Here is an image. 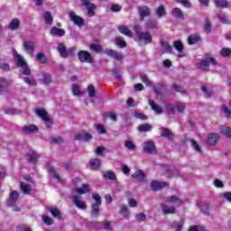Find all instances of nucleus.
Wrapping results in <instances>:
<instances>
[{
  "label": "nucleus",
  "mask_w": 231,
  "mask_h": 231,
  "mask_svg": "<svg viewBox=\"0 0 231 231\" xmlns=\"http://www.w3.org/2000/svg\"><path fill=\"white\" fill-rule=\"evenodd\" d=\"M13 57L15 60L16 66L18 68H21L20 72L23 75H30V67H28V63H26V60H24V57L23 55L17 53V51L13 50Z\"/></svg>",
  "instance_id": "f257e3e1"
},
{
  "label": "nucleus",
  "mask_w": 231,
  "mask_h": 231,
  "mask_svg": "<svg viewBox=\"0 0 231 231\" xmlns=\"http://www.w3.org/2000/svg\"><path fill=\"white\" fill-rule=\"evenodd\" d=\"M142 29L140 28V25H134V32L135 35L138 36V42L141 44H151L152 42V35H151V32H141Z\"/></svg>",
  "instance_id": "f03ea898"
},
{
  "label": "nucleus",
  "mask_w": 231,
  "mask_h": 231,
  "mask_svg": "<svg viewBox=\"0 0 231 231\" xmlns=\"http://www.w3.org/2000/svg\"><path fill=\"white\" fill-rule=\"evenodd\" d=\"M35 113L41 120L45 124L46 127L50 128L53 125V119L48 116V112L44 110V108H36Z\"/></svg>",
  "instance_id": "7ed1b4c3"
},
{
  "label": "nucleus",
  "mask_w": 231,
  "mask_h": 231,
  "mask_svg": "<svg viewBox=\"0 0 231 231\" xmlns=\"http://www.w3.org/2000/svg\"><path fill=\"white\" fill-rule=\"evenodd\" d=\"M81 6H84L88 11V17H95V10H97V5L91 3V0H80Z\"/></svg>",
  "instance_id": "20e7f679"
},
{
  "label": "nucleus",
  "mask_w": 231,
  "mask_h": 231,
  "mask_svg": "<svg viewBox=\"0 0 231 231\" xmlns=\"http://www.w3.org/2000/svg\"><path fill=\"white\" fill-rule=\"evenodd\" d=\"M209 64H212V66H216V64H217V61H216V59H214V57L210 56L198 63V68H199V69H208Z\"/></svg>",
  "instance_id": "39448f33"
},
{
  "label": "nucleus",
  "mask_w": 231,
  "mask_h": 231,
  "mask_svg": "<svg viewBox=\"0 0 231 231\" xmlns=\"http://www.w3.org/2000/svg\"><path fill=\"white\" fill-rule=\"evenodd\" d=\"M58 51L60 57H63V59H66L69 57V55L73 54V51H75V48L66 49V46H64V43H59Z\"/></svg>",
  "instance_id": "423d86ee"
},
{
  "label": "nucleus",
  "mask_w": 231,
  "mask_h": 231,
  "mask_svg": "<svg viewBox=\"0 0 231 231\" xmlns=\"http://www.w3.org/2000/svg\"><path fill=\"white\" fill-rule=\"evenodd\" d=\"M69 20L76 25L81 28V26H84V18L77 15V14L73 11L69 13Z\"/></svg>",
  "instance_id": "0eeeda50"
},
{
  "label": "nucleus",
  "mask_w": 231,
  "mask_h": 231,
  "mask_svg": "<svg viewBox=\"0 0 231 231\" xmlns=\"http://www.w3.org/2000/svg\"><path fill=\"white\" fill-rule=\"evenodd\" d=\"M143 152H146L147 154H154L156 153V145H154V142L149 140L143 143Z\"/></svg>",
  "instance_id": "6e6552de"
},
{
  "label": "nucleus",
  "mask_w": 231,
  "mask_h": 231,
  "mask_svg": "<svg viewBox=\"0 0 231 231\" xmlns=\"http://www.w3.org/2000/svg\"><path fill=\"white\" fill-rule=\"evenodd\" d=\"M73 203L77 208H80L81 210H86L88 208V205H86V202L82 200V197L79 195H73Z\"/></svg>",
  "instance_id": "1a4fd4ad"
},
{
  "label": "nucleus",
  "mask_w": 231,
  "mask_h": 231,
  "mask_svg": "<svg viewBox=\"0 0 231 231\" xmlns=\"http://www.w3.org/2000/svg\"><path fill=\"white\" fill-rule=\"evenodd\" d=\"M80 62H93V56L88 51H80L78 53Z\"/></svg>",
  "instance_id": "9d476101"
},
{
  "label": "nucleus",
  "mask_w": 231,
  "mask_h": 231,
  "mask_svg": "<svg viewBox=\"0 0 231 231\" xmlns=\"http://www.w3.org/2000/svg\"><path fill=\"white\" fill-rule=\"evenodd\" d=\"M22 131L25 134H37L39 133V127L35 125H25L22 127Z\"/></svg>",
  "instance_id": "9b49d317"
},
{
  "label": "nucleus",
  "mask_w": 231,
  "mask_h": 231,
  "mask_svg": "<svg viewBox=\"0 0 231 231\" xmlns=\"http://www.w3.org/2000/svg\"><path fill=\"white\" fill-rule=\"evenodd\" d=\"M119 208V214L124 219H129V217H131V211H129L127 205L120 204Z\"/></svg>",
  "instance_id": "f8f14e48"
},
{
  "label": "nucleus",
  "mask_w": 231,
  "mask_h": 231,
  "mask_svg": "<svg viewBox=\"0 0 231 231\" xmlns=\"http://www.w3.org/2000/svg\"><path fill=\"white\" fill-rule=\"evenodd\" d=\"M23 49L28 55H33V51H35V43L32 41L23 42Z\"/></svg>",
  "instance_id": "ddd939ff"
},
{
  "label": "nucleus",
  "mask_w": 231,
  "mask_h": 231,
  "mask_svg": "<svg viewBox=\"0 0 231 231\" xmlns=\"http://www.w3.org/2000/svg\"><path fill=\"white\" fill-rule=\"evenodd\" d=\"M105 53H106V55H108L109 57L116 59V60H122V59H124V55H122V53L116 51H113L111 49H106L105 51Z\"/></svg>",
  "instance_id": "4468645a"
},
{
  "label": "nucleus",
  "mask_w": 231,
  "mask_h": 231,
  "mask_svg": "<svg viewBox=\"0 0 231 231\" xmlns=\"http://www.w3.org/2000/svg\"><path fill=\"white\" fill-rule=\"evenodd\" d=\"M49 174H51V178H54V180H57L60 183L64 182V179L60 178V175L57 173V170L53 166L48 167Z\"/></svg>",
  "instance_id": "2eb2a0df"
},
{
  "label": "nucleus",
  "mask_w": 231,
  "mask_h": 231,
  "mask_svg": "<svg viewBox=\"0 0 231 231\" xmlns=\"http://www.w3.org/2000/svg\"><path fill=\"white\" fill-rule=\"evenodd\" d=\"M50 33L53 37H64L66 35V31L64 29L52 27L50 31Z\"/></svg>",
  "instance_id": "dca6fc26"
},
{
  "label": "nucleus",
  "mask_w": 231,
  "mask_h": 231,
  "mask_svg": "<svg viewBox=\"0 0 231 231\" xmlns=\"http://www.w3.org/2000/svg\"><path fill=\"white\" fill-rule=\"evenodd\" d=\"M93 136L88 133H79L75 135V140L79 142H89Z\"/></svg>",
  "instance_id": "f3484780"
},
{
  "label": "nucleus",
  "mask_w": 231,
  "mask_h": 231,
  "mask_svg": "<svg viewBox=\"0 0 231 231\" xmlns=\"http://www.w3.org/2000/svg\"><path fill=\"white\" fill-rule=\"evenodd\" d=\"M173 48L178 51V57L183 58L185 57V53H183V43L180 41H176L173 42Z\"/></svg>",
  "instance_id": "a211bd4d"
},
{
  "label": "nucleus",
  "mask_w": 231,
  "mask_h": 231,
  "mask_svg": "<svg viewBox=\"0 0 231 231\" xmlns=\"http://www.w3.org/2000/svg\"><path fill=\"white\" fill-rule=\"evenodd\" d=\"M169 183L167 182H160L158 180H153L151 184V187L153 190H162V189H165Z\"/></svg>",
  "instance_id": "6ab92c4d"
},
{
  "label": "nucleus",
  "mask_w": 231,
  "mask_h": 231,
  "mask_svg": "<svg viewBox=\"0 0 231 231\" xmlns=\"http://www.w3.org/2000/svg\"><path fill=\"white\" fill-rule=\"evenodd\" d=\"M40 79L43 84L47 85L51 84L52 79H51V74L48 72H42L40 73Z\"/></svg>",
  "instance_id": "aec40b11"
},
{
  "label": "nucleus",
  "mask_w": 231,
  "mask_h": 231,
  "mask_svg": "<svg viewBox=\"0 0 231 231\" xmlns=\"http://www.w3.org/2000/svg\"><path fill=\"white\" fill-rule=\"evenodd\" d=\"M149 106L152 107V111H154L156 115H162L163 113V109L162 108V106L154 103V100L150 99Z\"/></svg>",
  "instance_id": "412c9836"
},
{
  "label": "nucleus",
  "mask_w": 231,
  "mask_h": 231,
  "mask_svg": "<svg viewBox=\"0 0 231 231\" xmlns=\"http://www.w3.org/2000/svg\"><path fill=\"white\" fill-rule=\"evenodd\" d=\"M150 14H151V9H149L147 6L143 5L139 7V15L142 19H145V17H149Z\"/></svg>",
  "instance_id": "4be33fe9"
},
{
  "label": "nucleus",
  "mask_w": 231,
  "mask_h": 231,
  "mask_svg": "<svg viewBox=\"0 0 231 231\" xmlns=\"http://www.w3.org/2000/svg\"><path fill=\"white\" fill-rule=\"evenodd\" d=\"M132 178H134V180H137V181H145V173H143L142 170H137L132 175Z\"/></svg>",
  "instance_id": "5701e85b"
},
{
  "label": "nucleus",
  "mask_w": 231,
  "mask_h": 231,
  "mask_svg": "<svg viewBox=\"0 0 231 231\" xmlns=\"http://www.w3.org/2000/svg\"><path fill=\"white\" fill-rule=\"evenodd\" d=\"M217 140H219V134H209L208 136V143L209 145H216Z\"/></svg>",
  "instance_id": "b1692460"
},
{
  "label": "nucleus",
  "mask_w": 231,
  "mask_h": 231,
  "mask_svg": "<svg viewBox=\"0 0 231 231\" xmlns=\"http://www.w3.org/2000/svg\"><path fill=\"white\" fill-rule=\"evenodd\" d=\"M161 51L162 53H171L172 51V47L169 45V42L165 41L161 42Z\"/></svg>",
  "instance_id": "393cba45"
},
{
  "label": "nucleus",
  "mask_w": 231,
  "mask_h": 231,
  "mask_svg": "<svg viewBox=\"0 0 231 231\" xmlns=\"http://www.w3.org/2000/svg\"><path fill=\"white\" fill-rule=\"evenodd\" d=\"M118 30H119L120 33H123V35H126V37H133V35H134V33L129 29V27H127L125 25H120L118 27Z\"/></svg>",
  "instance_id": "a878e982"
},
{
  "label": "nucleus",
  "mask_w": 231,
  "mask_h": 231,
  "mask_svg": "<svg viewBox=\"0 0 231 231\" xmlns=\"http://www.w3.org/2000/svg\"><path fill=\"white\" fill-rule=\"evenodd\" d=\"M21 25V21L17 18L13 19L8 25L9 30H19V26Z\"/></svg>",
  "instance_id": "bb28decb"
},
{
  "label": "nucleus",
  "mask_w": 231,
  "mask_h": 231,
  "mask_svg": "<svg viewBox=\"0 0 231 231\" xmlns=\"http://www.w3.org/2000/svg\"><path fill=\"white\" fill-rule=\"evenodd\" d=\"M19 199V192L17 190H13L10 193L9 200H8V205H14Z\"/></svg>",
  "instance_id": "cd10ccee"
},
{
  "label": "nucleus",
  "mask_w": 231,
  "mask_h": 231,
  "mask_svg": "<svg viewBox=\"0 0 231 231\" xmlns=\"http://www.w3.org/2000/svg\"><path fill=\"white\" fill-rule=\"evenodd\" d=\"M163 214H176V208L173 206L162 205Z\"/></svg>",
  "instance_id": "c85d7f7f"
},
{
  "label": "nucleus",
  "mask_w": 231,
  "mask_h": 231,
  "mask_svg": "<svg viewBox=\"0 0 231 231\" xmlns=\"http://www.w3.org/2000/svg\"><path fill=\"white\" fill-rule=\"evenodd\" d=\"M103 178L111 180L112 181H116V173L112 171H103Z\"/></svg>",
  "instance_id": "c756f323"
},
{
  "label": "nucleus",
  "mask_w": 231,
  "mask_h": 231,
  "mask_svg": "<svg viewBox=\"0 0 231 231\" xmlns=\"http://www.w3.org/2000/svg\"><path fill=\"white\" fill-rule=\"evenodd\" d=\"M43 19H44L46 24L51 25L53 23V16L51 15V13L50 11H46L43 14Z\"/></svg>",
  "instance_id": "7c9ffc66"
},
{
  "label": "nucleus",
  "mask_w": 231,
  "mask_h": 231,
  "mask_svg": "<svg viewBox=\"0 0 231 231\" xmlns=\"http://www.w3.org/2000/svg\"><path fill=\"white\" fill-rule=\"evenodd\" d=\"M20 187L23 194H30V192H32V186L26 182H21Z\"/></svg>",
  "instance_id": "2f4dec72"
},
{
  "label": "nucleus",
  "mask_w": 231,
  "mask_h": 231,
  "mask_svg": "<svg viewBox=\"0 0 231 231\" xmlns=\"http://www.w3.org/2000/svg\"><path fill=\"white\" fill-rule=\"evenodd\" d=\"M161 135L164 138H168V140H172V138H174V134H172V132H171V130H169V128H163Z\"/></svg>",
  "instance_id": "473e14b6"
},
{
  "label": "nucleus",
  "mask_w": 231,
  "mask_h": 231,
  "mask_svg": "<svg viewBox=\"0 0 231 231\" xmlns=\"http://www.w3.org/2000/svg\"><path fill=\"white\" fill-rule=\"evenodd\" d=\"M77 194L82 195V194H88L89 192V185L83 184L82 187L76 189Z\"/></svg>",
  "instance_id": "72a5a7b5"
},
{
  "label": "nucleus",
  "mask_w": 231,
  "mask_h": 231,
  "mask_svg": "<svg viewBox=\"0 0 231 231\" xmlns=\"http://www.w3.org/2000/svg\"><path fill=\"white\" fill-rule=\"evenodd\" d=\"M77 194L82 195V194H88L89 192V185L83 184L82 187L76 189Z\"/></svg>",
  "instance_id": "f704fd0d"
},
{
  "label": "nucleus",
  "mask_w": 231,
  "mask_h": 231,
  "mask_svg": "<svg viewBox=\"0 0 231 231\" xmlns=\"http://www.w3.org/2000/svg\"><path fill=\"white\" fill-rule=\"evenodd\" d=\"M144 28L146 30H154V28H158V22L156 21H152V20H149L146 22Z\"/></svg>",
  "instance_id": "c9c22d12"
},
{
  "label": "nucleus",
  "mask_w": 231,
  "mask_h": 231,
  "mask_svg": "<svg viewBox=\"0 0 231 231\" xmlns=\"http://www.w3.org/2000/svg\"><path fill=\"white\" fill-rule=\"evenodd\" d=\"M28 157L30 162H32V163H36L37 160H39V154H37V152H34V151L29 152Z\"/></svg>",
  "instance_id": "e433bc0d"
},
{
  "label": "nucleus",
  "mask_w": 231,
  "mask_h": 231,
  "mask_svg": "<svg viewBox=\"0 0 231 231\" xmlns=\"http://www.w3.org/2000/svg\"><path fill=\"white\" fill-rule=\"evenodd\" d=\"M92 216L98 217L100 216V204H93L91 207Z\"/></svg>",
  "instance_id": "4c0bfd02"
},
{
  "label": "nucleus",
  "mask_w": 231,
  "mask_h": 231,
  "mask_svg": "<svg viewBox=\"0 0 231 231\" xmlns=\"http://www.w3.org/2000/svg\"><path fill=\"white\" fill-rule=\"evenodd\" d=\"M220 133L224 134V136H226V138H231V128L228 126H220Z\"/></svg>",
  "instance_id": "58836bf2"
},
{
  "label": "nucleus",
  "mask_w": 231,
  "mask_h": 231,
  "mask_svg": "<svg viewBox=\"0 0 231 231\" xmlns=\"http://www.w3.org/2000/svg\"><path fill=\"white\" fill-rule=\"evenodd\" d=\"M47 210L49 212H51V216H53V217H55L56 219H60L61 215H60V211H59V209L53 208H47Z\"/></svg>",
  "instance_id": "ea45409f"
},
{
  "label": "nucleus",
  "mask_w": 231,
  "mask_h": 231,
  "mask_svg": "<svg viewBox=\"0 0 231 231\" xmlns=\"http://www.w3.org/2000/svg\"><path fill=\"white\" fill-rule=\"evenodd\" d=\"M167 201L168 203H174V205H181V203H183V201L176 196L168 197Z\"/></svg>",
  "instance_id": "a19ab883"
},
{
  "label": "nucleus",
  "mask_w": 231,
  "mask_h": 231,
  "mask_svg": "<svg viewBox=\"0 0 231 231\" xmlns=\"http://www.w3.org/2000/svg\"><path fill=\"white\" fill-rule=\"evenodd\" d=\"M125 147L128 149V151H136V144L132 140H126L125 142Z\"/></svg>",
  "instance_id": "79ce46f5"
},
{
  "label": "nucleus",
  "mask_w": 231,
  "mask_h": 231,
  "mask_svg": "<svg viewBox=\"0 0 231 231\" xmlns=\"http://www.w3.org/2000/svg\"><path fill=\"white\" fill-rule=\"evenodd\" d=\"M201 37L192 34L188 37V43L189 44H196V42H199Z\"/></svg>",
  "instance_id": "37998d69"
},
{
  "label": "nucleus",
  "mask_w": 231,
  "mask_h": 231,
  "mask_svg": "<svg viewBox=\"0 0 231 231\" xmlns=\"http://www.w3.org/2000/svg\"><path fill=\"white\" fill-rule=\"evenodd\" d=\"M157 17H165V6L161 5L155 10Z\"/></svg>",
  "instance_id": "c03bdc74"
},
{
  "label": "nucleus",
  "mask_w": 231,
  "mask_h": 231,
  "mask_svg": "<svg viewBox=\"0 0 231 231\" xmlns=\"http://www.w3.org/2000/svg\"><path fill=\"white\" fill-rule=\"evenodd\" d=\"M88 97L90 98H95V97H97V90L95 89V87L93 85L88 86Z\"/></svg>",
  "instance_id": "a18cd8bd"
},
{
  "label": "nucleus",
  "mask_w": 231,
  "mask_h": 231,
  "mask_svg": "<svg viewBox=\"0 0 231 231\" xmlns=\"http://www.w3.org/2000/svg\"><path fill=\"white\" fill-rule=\"evenodd\" d=\"M72 93L74 97H80L82 95V91H80V87L77 84L72 85Z\"/></svg>",
  "instance_id": "49530a36"
},
{
  "label": "nucleus",
  "mask_w": 231,
  "mask_h": 231,
  "mask_svg": "<svg viewBox=\"0 0 231 231\" xmlns=\"http://www.w3.org/2000/svg\"><path fill=\"white\" fill-rule=\"evenodd\" d=\"M90 50H92V51H96V53H102L104 49L100 44L92 43L90 44Z\"/></svg>",
  "instance_id": "de8ad7c7"
},
{
  "label": "nucleus",
  "mask_w": 231,
  "mask_h": 231,
  "mask_svg": "<svg viewBox=\"0 0 231 231\" xmlns=\"http://www.w3.org/2000/svg\"><path fill=\"white\" fill-rule=\"evenodd\" d=\"M184 225H185V220H180L179 222H175L173 224L175 231H181L183 229Z\"/></svg>",
  "instance_id": "09e8293b"
},
{
  "label": "nucleus",
  "mask_w": 231,
  "mask_h": 231,
  "mask_svg": "<svg viewBox=\"0 0 231 231\" xmlns=\"http://www.w3.org/2000/svg\"><path fill=\"white\" fill-rule=\"evenodd\" d=\"M151 125L145 124V125H140L138 127V131L140 133H147V131H151Z\"/></svg>",
  "instance_id": "8fccbe9b"
},
{
  "label": "nucleus",
  "mask_w": 231,
  "mask_h": 231,
  "mask_svg": "<svg viewBox=\"0 0 231 231\" xmlns=\"http://www.w3.org/2000/svg\"><path fill=\"white\" fill-rule=\"evenodd\" d=\"M115 43L119 48H125V46H126L125 41L123 38H120V37L115 39Z\"/></svg>",
  "instance_id": "3c124183"
},
{
  "label": "nucleus",
  "mask_w": 231,
  "mask_h": 231,
  "mask_svg": "<svg viewBox=\"0 0 231 231\" xmlns=\"http://www.w3.org/2000/svg\"><path fill=\"white\" fill-rule=\"evenodd\" d=\"M214 3L217 6H220V8H226L228 6L226 0H214Z\"/></svg>",
  "instance_id": "603ef678"
},
{
  "label": "nucleus",
  "mask_w": 231,
  "mask_h": 231,
  "mask_svg": "<svg viewBox=\"0 0 231 231\" xmlns=\"http://www.w3.org/2000/svg\"><path fill=\"white\" fill-rule=\"evenodd\" d=\"M90 167H92V169H100V159H93L90 161Z\"/></svg>",
  "instance_id": "864d4df0"
},
{
  "label": "nucleus",
  "mask_w": 231,
  "mask_h": 231,
  "mask_svg": "<svg viewBox=\"0 0 231 231\" xmlns=\"http://www.w3.org/2000/svg\"><path fill=\"white\" fill-rule=\"evenodd\" d=\"M141 80L142 82H143V84H145V86H147L148 88H151L152 82H151V79H149V77H147V75L145 74L142 75Z\"/></svg>",
  "instance_id": "5fc2aeb1"
},
{
  "label": "nucleus",
  "mask_w": 231,
  "mask_h": 231,
  "mask_svg": "<svg viewBox=\"0 0 231 231\" xmlns=\"http://www.w3.org/2000/svg\"><path fill=\"white\" fill-rule=\"evenodd\" d=\"M194 151H196V152H201V146H199V144L194 141L193 139L189 140Z\"/></svg>",
  "instance_id": "6e6d98bb"
},
{
  "label": "nucleus",
  "mask_w": 231,
  "mask_h": 231,
  "mask_svg": "<svg viewBox=\"0 0 231 231\" xmlns=\"http://www.w3.org/2000/svg\"><path fill=\"white\" fill-rule=\"evenodd\" d=\"M36 60H38V62H41V64H45L46 63V56L44 55V53L40 52L36 56Z\"/></svg>",
  "instance_id": "4d7b16f0"
},
{
  "label": "nucleus",
  "mask_w": 231,
  "mask_h": 231,
  "mask_svg": "<svg viewBox=\"0 0 231 231\" xmlns=\"http://www.w3.org/2000/svg\"><path fill=\"white\" fill-rule=\"evenodd\" d=\"M221 57H230L231 55V49L230 48H223L220 51Z\"/></svg>",
  "instance_id": "13d9d810"
},
{
  "label": "nucleus",
  "mask_w": 231,
  "mask_h": 231,
  "mask_svg": "<svg viewBox=\"0 0 231 231\" xmlns=\"http://www.w3.org/2000/svg\"><path fill=\"white\" fill-rule=\"evenodd\" d=\"M24 82L28 84V86H37V81H35V79H33V77L25 78Z\"/></svg>",
  "instance_id": "bf43d9fd"
},
{
  "label": "nucleus",
  "mask_w": 231,
  "mask_h": 231,
  "mask_svg": "<svg viewBox=\"0 0 231 231\" xmlns=\"http://www.w3.org/2000/svg\"><path fill=\"white\" fill-rule=\"evenodd\" d=\"M92 198L94 201H96L94 205H102V198L100 197V195L94 193L92 194Z\"/></svg>",
  "instance_id": "052dcab7"
},
{
  "label": "nucleus",
  "mask_w": 231,
  "mask_h": 231,
  "mask_svg": "<svg viewBox=\"0 0 231 231\" xmlns=\"http://www.w3.org/2000/svg\"><path fill=\"white\" fill-rule=\"evenodd\" d=\"M174 107L179 111V113H183L185 111V104L178 102L175 104Z\"/></svg>",
  "instance_id": "680f3d73"
},
{
  "label": "nucleus",
  "mask_w": 231,
  "mask_h": 231,
  "mask_svg": "<svg viewBox=\"0 0 231 231\" xmlns=\"http://www.w3.org/2000/svg\"><path fill=\"white\" fill-rule=\"evenodd\" d=\"M42 221L45 223V225H53V219L46 215L42 216Z\"/></svg>",
  "instance_id": "e2e57ef3"
},
{
  "label": "nucleus",
  "mask_w": 231,
  "mask_h": 231,
  "mask_svg": "<svg viewBox=\"0 0 231 231\" xmlns=\"http://www.w3.org/2000/svg\"><path fill=\"white\" fill-rule=\"evenodd\" d=\"M172 15L174 17H183V12L180 8H174L172 10Z\"/></svg>",
  "instance_id": "0e129e2a"
},
{
  "label": "nucleus",
  "mask_w": 231,
  "mask_h": 231,
  "mask_svg": "<svg viewBox=\"0 0 231 231\" xmlns=\"http://www.w3.org/2000/svg\"><path fill=\"white\" fill-rule=\"evenodd\" d=\"M222 111L224 115L227 116V118H231V110H229L226 106L225 105L222 106Z\"/></svg>",
  "instance_id": "69168bd1"
},
{
  "label": "nucleus",
  "mask_w": 231,
  "mask_h": 231,
  "mask_svg": "<svg viewBox=\"0 0 231 231\" xmlns=\"http://www.w3.org/2000/svg\"><path fill=\"white\" fill-rule=\"evenodd\" d=\"M120 10H122V6L120 5H112L110 6V12L116 13L120 12Z\"/></svg>",
  "instance_id": "338daca9"
},
{
  "label": "nucleus",
  "mask_w": 231,
  "mask_h": 231,
  "mask_svg": "<svg viewBox=\"0 0 231 231\" xmlns=\"http://www.w3.org/2000/svg\"><path fill=\"white\" fill-rule=\"evenodd\" d=\"M221 198H225V199H226V201L231 203V191H226V192L222 193Z\"/></svg>",
  "instance_id": "774afa93"
}]
</instances>
